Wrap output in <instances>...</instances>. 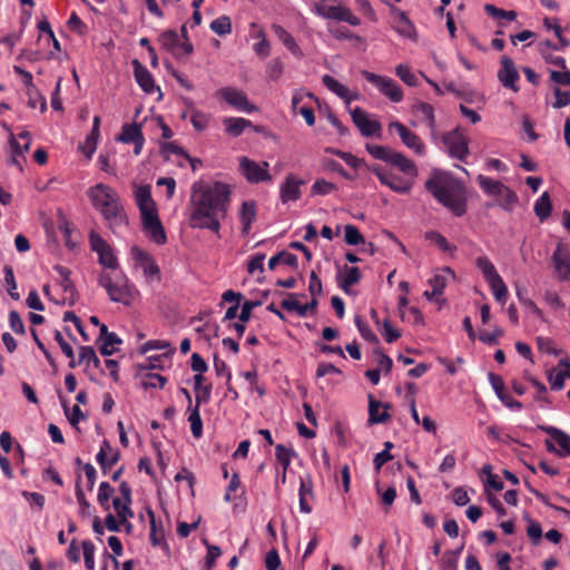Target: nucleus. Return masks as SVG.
I'll return each instance as SVG.
<instances>
[{
	"instance_id": "obj_1",
	"label": "nucleus",
	"mask_w": 570,
	"mask_h": 570,
	"mask_svg": "<svg viewBox=\"0 0 570 570\" xmlns=\"http://www.w3.org/2000/svg\"><path fill=\"white\" fill-rule=\"evenodd\" d=\"M230 203L229 186L215 181L213 184L197 180L191 185L189 199L191 228L209 229L218 233L220 222L226 218Z\"/></svg>"
},
{
	"instance_id": "obj_2",
	"label": "nucleus",
	"mask_w": 570,
	"mask_h": 570,
	"mask_svg": "<svg viewBox=\"0 0 570 570\" xmlns=\"http://www.w3.org/2000/svg\"><path fill=\"white\" fill-rule=\"evenodd\" d=\"M425 189L451 213L461 217L466 212V189L462 181L449 173L433 170Z\"/></svg>"
},
{
	"instance_id": "obj_3",
	"label": "nucleus",
	"mask_w": 570,
	"mask_h": 570,
	"mask_svg": "<svg viewBox=\"0 0 570 570\" xmlns=\"http://www.w3.org/2000/svg\"><path fill=\"white\" fill-rule=\"evenodd\" d=\"M87 196L114 233L128 224L120 197L112 187L102 183L96 184L87 190Z\"/></svg>"
},
{
	"instance_id": "obj_4",
	"label": "nucleus",
	"mask_w": 570,
	"mask_h": 570,
	"mask_svg": "<svg viewBox=\"0 0 570 570\" xmlns=\"http://www.w3.org/2000/svg\"><path fill=\"white\" fill-rule=\"evenodd\" d=\"M98 284L106 289L110 301L127 306L131 304L134 298L132 287L122 272H102L98 277Z\"/></svg>"
},
{
	"instance_id": "obj_5",
	"label": "nucleus",
	"mask_w": 570,
	"mask_h": 570,
	"mask_svg": "<svg viewBox=\"0 0 570 570\" xmlns=\"http://www.w3.org/2000/svg\"><path fill=\"white\" fill-rule=\"evenodd\" d=\"M91 250L97 253L98 263L109 272L118 271V259L114 254L111 246L97 233L91 232L89 235Z\"/></svg>"
},
{
	"instance_id": "obj_6",
	"label": "nucleus",
	"mask_w": 570,
	"mask_h": 570,
	"mask_svg": "<svg viewBox=\"0 0 570 570\" xmlns=\"http://www.w3.org/2000/svg\"><path fill=\"white\" fill-rule=\"evenodd\" d=\"M364 79L373 83L384 96L393 102H400L403 99V91L395 80L389 77L379 76L367 70L362 71Z\"/></svg>"
},
{
	"instance_id": "obj_7",
	"label": "nucleus",
	"mask_w": 570,
	"mask_h": 570,
	"mask_svg": "<svg viewBox=\"0 0 570 570\" xmlns=\"http://www.w3.org/2000/svg\"><path fill=\"white\" fill-rule=\"evenodd\" d=\"M269 164L263 161L258 164L247 157H242L239 160V170L242 175L250 184H259L263 181H271L272 176L268 171Z\"/></svg>"
},
{
	"instance_id": "obj_8",
	"label": "nucleus",
	"mask_w": 570,
	"mask_h": 570,
	"mask_svg": "<svg viewBox=\"0 0 570 570\" xmlns=\"http://www.w3.org/2000/svg\"><path fill=\"white\" fill-rule=\"evenodd\" d=\"M216 95L238 111L247 114L257 111V107L248 101L246 94L240 89L223 87L217 90Z\"/></svg>"
},
{
	"instance_id": "obj_9",
	"label": "nucleus",
	"mask_w": 570,
	"mask_h": 570,
	"mask_svg": "<svg viewBox=\"0 0 570 570\" xmlns=\"http://www.w3.org/2000/svg\"><path fill=\"white\" fill-rule=\"evenodd\" d=\"M371 170L375 174L382 185L397 194H409L413 187V180L407 177H401L393 173L385 171L379 166H373Z\"/></svg>"
},
{
	"instance_id": "obj_10",
	"label": "nucleus",
	"mask_w": 570,
	"mask_h": 570,
	"mask_svg": "<svg viewBox=\"0 0 570 570\" xmlns=\"http://www.w3.org/2000/svg\"><path fill=\"white\" fill-rule=\"evenodd\" d=\"M443 144L452 158L464 161L469 155L468 138L458 129L444 135Z\"/></svg>"
},
{
	"instance_id": "obj_11",
	"label": "nucleus",
	"mask_w": 570,
	"mask_h": 570,
	"mask_svg": "<svg viewBox=\"0 0 570 570\" xmlns=\"http://www.w3.org/2000/svg\"><path fill=\"white\" fill-rule=\"evenodd\" d=\"M159 42L167 51H170L177 57L190 55L194 51L193 45L189 41H179V35L175 30H166L160 33Z\"/></svg>"
},
{
	"instance_id": "obj_12",
	"label": "nucleus",
	"mask_w": 570,
	"mask_h": 570,
	"mask_svg": "<svg viewBox=\"0 0 570 570\" xmlns=\"http://www.w3.org/2000/svg\"><path fill=\"white\" fill-rule=\"evenodd\" d=\"M389 129H395L399 134L402 142L410 149L414 150L417 155L425 154V146L422 139L413 131H411L402 122L395 120L390 122Z\"/></svg>"
},
{
	"instance_id": "obj_13",
	"label": "nucleus",
	"mask_w": 570,
	"mask_h": 570,
	"mask_svg": "<svg viewBox=\"0 0 570 570\" xmlns=\"http://www.w3.org/2000/svg\"><path fill=\"white\" fill-rule=\"evenodd\" d=\"M131 255L136 265L142 269L146 277L160 279V269L149 253L135 246L131 248Z\"/></svg>"
},
{
	"instance_id": "obj_14",
	"label": "nucleus",
	"mask_w": 570,
	"mask_h": 570,
	"mask_svg": "<svg viewBox=\"0 0 570 570\" xmlns=\"http://www.w3.org/2000/svg\"><path fill=\"white\" fill-rule=\"evenodd\" d=\"M552 263L560 281H570V250L558 243L552 255Z\"/></svg>"
},
{
	"instance_id": "obj_15",
	"label": "nucleus",
	"mask_w": 570,
	"mask_h": 570,
	"mask_svg": "<svg viewBox=\"0 0 570 570\" xmlns=\"http://www.w3.org/2000/svg\"><path fill=\"white\" fill-rule=\"evenodd\" d=\"M351 117L354 125L364 137H371L381 131V124L376 120L368 119L366 112L360 107H355L351 110Z\"/></svg>"
},
{
	"instance_id": "obj_16",
	"label": "nucleus",
	"mask_w": 570,
	"mask_h": 570,
	"mask_svg": "<svg viewBox=\"0 0 570 570\" xmlns=\"http://www.w3.org/2000/svg\"><path fill=\"white\" fill-rule=\"evenodd\" d=\"M142 227L146 234L158 245L167 242L166 232L159 219L158 213L141 218Z\"/></svg>"
},
{
	"instance_id": "obj_17",
	"label": "nucleus",
	"mask_w": 570,
	"mask_h": 570,
	"mask_svg": "<svg viewBox=\"0 0 570 570\" xmlns=\"http://www.w3.org/2000/svg\"><path fill=\"white\" fill-rule=\"evenodd\" d=\"M135 199L139 208L141 218L158 213L156 204L151 197V190L149 185H142L137 187L135 191Z\"/></svg>"
},
{
	"instance_id": "obj_18",
	"label": "nucleus",
	"mask_w": 570,
	"mask_h": 570,
	"mask_svg": "<svg viewBox=\"0 0 570 570\" xmlns=\"http://www.w3.org/2000/svg\"><path fill=\"white\" fill-rule=\"evenodd\" d=\"M489 382L494 390L497 396L500 399V401L510 409H517L520 410L522 407V403L514 400L507 391L504 386V382L502 377L494 373H489L488 375Z\"/></svg>"
},
{
	"instance_id": "obj_19",
	"label": "nucleus",
	"mask_w": 570,
	"mask_h": 570,
	"mask_svg": "<svg viewBox=\"0 0 570 570\" xmlns=\"http://www.w3.org/2000/svg\"><path fill=\"white\" fill-rule=\"evenodd\" d=\"M304 185L302 179L296 178L289 174L279 188V196L282 203L295 202L301 198V186Z\"/></svg>"
},
{
	"instance_id": "obj_20",
	"label": "nucleus",
	"mask_w": 570,
	"mask_h": 570,
	"mask_svg": "<svg viewBox=\"0 0 570 570\" xmlns=\"http://www.w3.org/2000/svg\"><path fill=\"white\" fill-rule=\"evenodd\" d=\"M498 78L505 88L514 91L518 90L515 82L519 80V73L514 67L512 59L503 56L501 58V69L498 72Z\"/></svg>"
},
{
	"instance_id": "obj_21",
	"label": "nucleus",
	"mask_w": 570,
	"mask_h": 570,
	"mask_svg": "<svg viewBox=\"0 0 570 570\" xmlns=\"http://www.w3.org/2000/svg\"><path fill=\"white\" fill-rule=\"evenodd\" d=\"M539 429L546 432L551 436L553 441L557 442V444L560 446V451L558 452L560 456H570L569 434L551 425H540Z\"/></svg>"
},
{
	"instance_id": "obj_22",
	"label": "nucleus",
	"mask_w": 570,
	"mask_h": 570,
	"mask_svg": "<svg viewBox=\"0 0 570 570\" xmlns=\"http://www.w3.org/2000/svg\"><path fill=\"white\" fill-rule=\"evenodd\" d=\"M389 404L375 400L372 394L368 395V423L379 424L385 423L390 419L387 409Z\"/></svg>"
},
{
	"instance_id": "obj_23",
	"label": "nucleus",
	"mask_w": 570,
	"mask_h": 570,
	"mask_svg": "<svg viewBox=\"0 0 570 570\" xmlns=\"http://www.w3.org/2000/svg\"><path fill=\"white\" fill-rule=\"evenodd\" d=\"M134 75L137 83L146 94H153L156 89L153 75L138 60L132 61Z\"/></svg>"
},
{
	"instance_id": "obj_24",
	"label": "nucleus",
	"mask_w": 570,
	"mask_h": 570,
	"mask_svg": "<svg viewBox=\"0 0 570 570\" xmlns=\"http://www.w3.org/2000/svg\"><path fill=\"white\" fill-rule=\"evenodd\" d=\"M387 163L396 167L400 171H402L407 178L412 180L417 176V168L414 161H412L411 159H409L399 151L394 150Z\"/></svg>"
},
{
	"instance_id": "obj_25",
	"label": "nucleus",
	"mask_w": 570,
	"mask_h": 570,
	"mask_svg": "<svg viewBox=\"0 0 570 570\" xmlns=\"http://www.w3.org/2000/svg\"><path fill=\"white\" fill-rule=\"evenodd\" d=\"M559 367H564V370H554L548 372V381L552 390H561L564 386V380L570 377V361L568 358H562L559 361Z\"/></svg>"
},
{
	"instance_id": "obj_26",
	"label": "nucleus",
	"mask_w": 570,
	"mask_h": 570,
	"mask_svg": "<svg viewBox=\"0 0 570 570\" xmlns=\"http://www.w3.org/2000/svg\"><path fill=\"white\" fill-rule=\"evenodd\" d=\"M327 18L336 21H344L350 23L351 26H358L361 20L358 17L352 13V11L344 6H331L327 9Z\"/></svg>"
},
{
	"instance_id": "obj_27",
	"label": "nucleus",
	"mask_w": 570,
	"mask_h": 570,
	"mask_svg": "<svg viewBox=\"0 0 570 570\" xmlns=\"http://www.w3.org/2000/svg\"><path fill=\"white\" fill-rule=\"evenodd\" d=\"M393 28L397 33L405 37H411L415 31L406 13L396 8L393 9Z\"/></svg>"
},
{
	"instance_id": "obj_28",
	"label": "nucleus",
	"mask_w": 570,
	"mask_h": 570,
	"mask_svg": "<svg viewBox=\"0 0 570 570\" xmlns=\"http://www.w3.org/2000/svg\"><path fill=\"white\" fill-rule=\"evenodd\" d=\"M53 269L60 276L61 279H60L59 284H60L62 291L69 295V298H70L69 303H70V305H72L75 303V297L77 296V289H76L73 282L70 278V274H71L70 269L62 265H55Z\"/></svg>"
},
{
	"instance_id": "obj_29",
	"label": "nucleus",
	"mask_w": 570,
	"mask_h": 570,
	"mask_svg": "<svg viewBox=\"0 0 570 570\" xmlns=\"http://www.w3.org/2000/svg\"><path fill=\"white\" fill-rule=\"evenodd\" d=\"M107 449H110V443L108 440H104L100 445V450L96 455V461L99 464L104 474H107L108 471L119 461L120 453H114L112 458H107Z\"/></svg>"
},
{
	"instance_id": "obj_30",
	"label": "nucleus",
	"mask_w": 570,
	"mask_h": 570,
	"mask_svg": "<svg viewBox=\"0 0 570 570\" xmlns=\"http://www.w3.org/2000/svg\"><path fill=\"white\" fill-rule=\"evenodd\" d=\"M272 30L279 41L291 51L295 57H302L303 52L299 46L296 43L294 37L287 32L282 26L273 24Z\"/></svg>"
},
{
	"instance_id": "obj_31",
	"label": "nucleus",
	"mask_w": 570,
	"mask_h": 570,
	"mask_svg": "<svg viewBox=\"0 0 570 570\" xmlns=\"http://www.w3.org/2000/svg\"><path fill=\"white\" fill-rule=\"evenodd\" d=\"M322 82L328 90L333 91L340 98L344 99L347 104H350L353 99L356 98V96L351 95V91L346 86L342 85L330 75H324L322 77Z\"/></svg>"
},
{
	"instance_id": "obj_32",
	"label": "nucleus",
	"mask_w": 570,
	"mask_h": 570,
	"mask_svg": "<svg viewBox=\"0 0 570 570\" xmlns=\"http://www.w3.org/2000/svg\"><path fill=\"white\" fill-rule=\"evenodd\" d=\"M239 219L243 225L242 232L247 235L252 228V224L256 219V206L254 202H244L242 204Z\"/></svg>"
},
{
	"instance_id": "obj_33",
	"label": "nucleus",
	"mask_w": 570,
	"mask_h": 570,
	"mask_svg": "<svg viewBox=\"0 0 570 570\" xmlns=\"http://www.w3.org/2000/svg\"><path fill=\"white\" fill-rule=\"evenodd\" d=\"M223 124L225 131L232 137H239L246 128L253 127L250 120L236 117L225 118Z\"/></svg>"
},
{
	"instance_id": "obj_34",
	"label": "nucleus",
	"mask_w": 570,
	"mask_h": 570,
	"mask_svg": "<svg viewBox=\"0 0 570 570\" xmlns=\"http://www.w3.org/2000/svg\"><path fill=\"white\" fill-rule=\"evenodd\" d=\"M361 279V272L357 267H344V275H337L338 287L348 293L351 286L358 283Z\"/></svg>"
},
{
	"instance_id": "obj_35",
	"label": "nucleus",
	"mask_w": 570,
	"mask_h": 570,
	"mask_svg": "<svg viewBox=\"0 0 570 570\" xmlns=\"http://www.w3.org/2000/svg\"><path fill=\"white\" fill-rule=\"evenodd\" d=\"M478 183L480 188L490 196H499L503 195L504 186L501 181L494 180L490 177H487L484 175L478 176Z\"/></svg>"
},
{
	"instance_id": "obj_36",
	"label": "nucleus",
	"mask_w": 570,
	"mask_h": 570,
	"mask_svg": "<svg viewBox=\"0 0 570 570\" xmlns=\"http://www.w3.org/2000/svg\"><path fill=\"white\" fill-rule=\"evenodd\" d=\"M278 264H285L287 266H291L293 268H297L298 266V258L295 254H292L286 250H282L278 254L272 256L268 261V268L275 269V267Z\"/></svg>"
},
{
	"instance_id": "obj_37",
	"label": "nucleus",
	"mask_w": 570,
	"mask_h": 570,
	"mask_svg": "<svg viewBox=\"0 0 570 570\" xmlns=\"http://www.w3.org/2000/svg\"><path fill=\"white\" fill-rule=\"evenodd\" d=\"M476 266L482 272L483 277L487 279L488 283L498 282V279L501 277L497 272L494 265L487 256L478 257Z\"/></svg>"
},
{
	"instance_id": "obj_38",
	"label": "nucleus",
	"mask_w": 570,
	"mask_h": 570,
	"mask_svg": "<svg viewBox=\"0 0 570 570\" xmlns=\"http://www.w3.org/2000/svg\"><path fill=\"white\" fill-rule=\"evenodd\" d=\"M552 212V204L550 196L544 191L534 203V213L540 220H544L550 217Z\"/></svg>"
},
{
	"instance_id": "obj_39",
	"label": "nucleus",
	"mask_w": 570,
	"mask_h": 570,
	"mask_svg": "<svg viewBox=\"0 0 570 570\" xmlns=\"http://www.w3.org/2000/svg\"><path fill=\"white\" fill-rule=\"evenodd\" d=\"M187 412L188 422L190 423V431L195 439H199L203 435V421L198 406H188Z\"/></svg>"
},
{
	"instance_id": "obj_40",
	"label": "nucleus",
	"mask_w": 570,
	"mask_h": 570,
	"mask_svg": "<svg viewBox=\"0 0 570 570\" xmlns=\"http://www.w3.org/2000/svg\"><path fill=\"white\" fill-rule=\"evenodd\" d=\"M298 495H299L301 511L303 513H311L312 508L307 503V500H306V495H313V484H312L311 479H307V480L301 479Z\"/></svg>"
},
{
	"instance_id": "obj_41",
	"label": "nucleus",
	"mask_w": 570,
	"mask_h": 570,
	"mask_svg": "<svg viewBox=\"0 0 570 570\" xmlns=\"http://www.w3.org/2000/svg\"><path fill=\"white\" fill-rule=\"evenodd\" d=\"M429 284L432 289L425 291L424 296L428 299H432L433 297L443 294V291L446 286V277L443 274H435L432 278L429 279Z\"/></svg>"
},
{
	"instance_id": "obj_42",
	"label": "nucleus",
	"mask_w": 570,
	"mask_h": 570,
	"mask_svg": "<svg viewBox=\"0 0 570 570\" xmlns=\"http://www.w3.org/2000/svg\"><path fill=\"white\" fill-rule=\"evenodd\" d=\"M148 517L150 519V533L149 539L153 546H160L165 542V534L161 525H157L155 513L151 509L147 510Z\"/></svg>"
},
{
	"instance_id": "obj_43",
	"label": "nucleus",
	"mask_w": 570,
	"mask_h": 570,
	"mask_svg": "<svg viewBox=\"0 0 570 570\" xmlns=\"http://www.w3.org/2000/svg\"><path fill=\"white\" fill-rule=\"evenodd\" d=\"M78 363H86L88 366L92 365L95 368H100L101 365L94 347L89 345L79 347Z\"/></svg>"
},
{
	"instance_id": "obj_44",
	"label": "nucleus",
	"mask_w": 570,
	"mask_h": 570,
	"mask_svg": "<svg viewBox=\"0 0 570 570\" xmlns=\"http://www.w3.org/2000/svg\"><path fill=\"white\" fill-rule=\"evenodd\" d=\"M425 238L434 243L441 250L453 254L456 250V246L451 245L446 238L439 232L431 230L425 233Z\"/></svg>"
},
{
	"instance_id": "obj_45",
	"label": "nucleus",
	"mask_w": 570,
	"mask_h": 570,
	"mask_svg": "<svg viewBox=\"0 0 570 570\" xmlns=\"http://www.w3.org/2000/svg\"><path fill=\"white\" fill-rule=\"evenodd\" d=\"M144 137L140 126L134 125H124L121 135L119 140L122 142H136L137 140Z\"/></svg>"
},
{
	"instance_id": "obj_46",
	"label": "nucleus",
	"mask_w": 570,
	"mask_h": 570,
	"mask_svg": "<svg viewBox=\"0 0 570 570\" xmlns=\"http://www.w3.org/2000/svg\"><path fill=\"white\" fill-rule=\"evenodd\" d=\"M3 273L8 294L12 299L18 301L20 298V295L17 292L18 285L14 278L13 268L10 265H4Z\"/></svg>"
},
{
	"instance_id": "obj_47",
	"label": "nucleus",
	"mask_w": 570,
	"mask_h": 570,
	"mask_svg": "<svg viewBox=\"0 0 570 570\" xmlns=\"http://www.w3.org/2000/svg\"><path fill=\"white\" fill-rule=\"evenodd\" d=\"M276 459L284 470H287L291 465L292 458L295 455V451L292 448H287L284 444H277L275 446Z\"/></svg>"
},
{
	"instance_id": "obj_48",
	"label": "nucleus",
	"mask_w": 570,
	"mask_h": 570,
	"mask_svg": "<svg viewBox=\"0 0 570 570\" xmlns=\"http://www.w3.org/2000/svg\"><path fill=\"white\" fill-rule=\"evenodd\" d=\"M210 30L218 36L229 35L232 32V21L227 16H220L210 22Z\"/></svg>"
},
{
	"instance_id": "obj_49",
	"label": "nucleus",
	"mask_w": 570,
	"mask_h": 570,
	"mask_svg": "<svg viewBox=\"0 0 570 570\" xmlns=\"http://www.w3.org/2000/svg\"><path fill=\"white\" fill-rule=\"evenodd\" d=\"M367 153L375 159L383 160L385 163L389 161L393 154V149L381 146V145H374V144H366L365 146Z\"/></svg>"
},
{
	"instance_id": "obj_50",
	"label": "nucleus",
	"mask_w": 570,
	"mask_h": 570,
	"mask_svg": "<svg viewBox=\"0 0 570 570\" xmlns=\"http://www.w3.org/2000/svg\"><path fill=\"white\" fill-rule=\"evenodd\" d=\"M344 240L348 245L365 244V239L360 229L351 224L345 225L344 227Z\"/></svg>"
},
{
	"instance_id": "obj_51",
	"label": "nucleus",
	"mask_w": 570,
	"mask_h": 570,
	"mask_svg": "<svg viewBox=\"0 0 570 570\" xmlns=\"http://www.w3.org/2000/svg\"><path fill=\"white\" fill-rule=\"evenodd\" d=\"M115 493V489L108 482H101L98 490L97 501L104 510H109V499Z\"/></svg>"
},
{
	"instance_id": "obj_52",
	"label": "nucleus",
	"mask_w": 570,
	"mask_h": 570,
	"mask_svg": "<svg viewBox=\"0 0 570 570\" xmlns=\"http://www.w3.org/2000/svg\"><path fill=\"white\" fill-rule=\"evenodd\" d=\"M203 543L207 549L205 566L207 570H212L216 560L222 556V549L218 546L209 543L207 539H203Z\"/></svg>"
},
{
	"instance_id": "obj_53",
	"label": "nucleus",
	"mask_w": 570,
	"mask_h": 570,
	"mask_svg": "<svg viewBox=\"0 0 570 570\" xmlns=\"http://www.w3.org/2000/svg\"><path fill=\"white\" fill-rule=\"evenodd\" d=\"M131 502L128 501H121L119 498H115L112 500V507L117 512L118 518L120 519V522H126L128 518H132L134 512L130 509Z\"/></svg>"
},
{
	"instance_id": "obj_54",
	"label": "nucleus",
	"mask_w": 570,
	"mask_h": 570,
	"mask_svg": "<svg viewBox=\"0 0 570 570\" xmlns=\"http://www.w3.org/2000/svg\"><path fill=\"white\" fill-rule=\"evenodd\" d=\"M256 38L259 39V41L253 46V50L258 57L264 59L271 53V43L263 30L257 32Z\"/></svg>"
},
{
	"instance_id": "obj_55",
	"label": "nucleus",
	"mask_w": 570,
	"mask_h": 570,
	"mask_svg": "<svg viewBox=\"0 0 570 570\" xmlns=\"http://www.w3.org/2000/svg\"><path fill=\"white\" fill-rule=\"evenodd\" d=\"M415 112L421 116L430 128H434L435 119H434V109L432 105L428 102H419L414 106Z\"/></svg>"
},
{
	"instance_id": "obj_56",
	"label": "nucleus",
	"mask_w": 570,
	"mask_h": 570,
	"mask_svg": "<svg viewBox=\"0 0 570 570\" xmlns=\"http://www.w3.org/2000/svg\"><path fill=\"white\" fill-rule=\"evenodd\" d=\"M121 338L116 333H110L107 335V338L102 340V344L99 347L101 355L110 356L116 350L112 347L114 345L121 344Z\"/></svg>"
},
{
	"instance_id": "obj_57",
	"label": "nucleus",
	"mask_w": 570,
	"mask_h": 570,
	"mask_svg": "<svg viewBox=\"0 0 570 570\" xmlns=\"http://www.w3.org/2000/svg\"><path fill=\"white\" fill-rule=\"evenodd\" d=\"M355 325L361 334V336L370 342V343H377L379 338L375 335V333L371 330V327L366 324V322L363 321V318L358 315L355 316Z\"/></svg>"
},
{
	"instance_id": "obj_58",
	"label": "nucleus",
	"mask_w": 570,
	"mask_h": 570,
	"mask_svg": "<svg viewBox=\"0 0 570 570\" xmlns=\"http://www.w3.org/2000/svg\"><path fill=\"white\" fill-rule=\"evenodd\" d=\"M484 10L489 16H491L493 18L507 19L509 21H512L517 18L515 11H513V10L505 11V10L500 9V8L495 7L494 4H490V3H487L484 6Z\"/></svg>"
},
{
	"instance_id": "obj_59",
	"label": "nucleus",
	"mask_w": 570,
	"mask_h": 570,
	"mask_svg": "<svg viewBox=\"0 0 570 570\" xmlns=\"http://www.w3.org/2000/svg\"><path fill=\"white\" fill-rule=\"evenodd\" d=\"M85 567L88 570L95 569V546L90 540L82 541Z\"/></svg>"
},
{
	"instance_id": "obj_60",
	"label": "nucleus",
	"mask_w": 570,
	"mask_h": 570,
	"mask_svg": "<svg viewBox=\"0 0 570 570\" xmlns=\"http://www.w3.org/2000/svg\"><path fill=\"white\" fill-rule=\"evenodd\" d=\"M395 72L406 85L412 87L417 85V77L411 71L409 66L399 65L395 68Z\"/></svg>"
},
{
	"instance_id": "obj_61",
	"label": "nucleus",
	"mask_w": 570,
	"mask_h": 570,
	"mask_svg": "<svg viewBox=\"0 0 570 570\" xmlns=\"http://www.w3.org/2000/svg\"><path fill=\"white\" fill-rule=\"evenodd\" d=\"M489 284H490L491 288H492L494 298L499 303L504 304L505 299H507V296H508V288H507L505 284H504L502 277H500L498 279V282H490Z\"/></svg>"
},
{
	"instance_id": "obj_62",
	"label": "nucleus",
	"mask_w": 570,
	"mask_h": 570,
	"mask_svg": "<svg viewBox=\"0 0 570 570\" xmlns=\"http://www.w3.org/2000/svg\"><path fill=\"white\" fill-rule=\"evenodd\" d=\"M334 190H336V186L325 179H316L312 186V193L315 195L325 196Z\"/></svg>"
},
{
	"instance_id": "obj_63",
	"label": "nucleus",
	"mask_w": 570,
	"mask_h": 570,
	"mask_svg": "<svg viewBox=\"0 0 570 570\" xmlns=\"http://www.w3.org/2000/svg\"><path fill=\"white\" fill-rule=\"evenodd\" d=\"M167 382V379L159 374H147L142 381L144 389H163Z\"/></svg>"
},
{
	"instance_id": "obj_64",
	"label": "nucleus",
	"mask_w": 570,
	"mask_h": 570,
	"mask_svg": "<svg viewBox=\"0 0 570 570\" xmlns=\"http://www.w3.org/2000/svg\"><path fill=\"white\" fill-rule=\"evenodd\" d=\"M264 259L265 254L256 253L253 256H250L248 264H247V271L249 274H254L256 271H258L261 274L264 273Z\"/></svg>"
}]
</instances>
